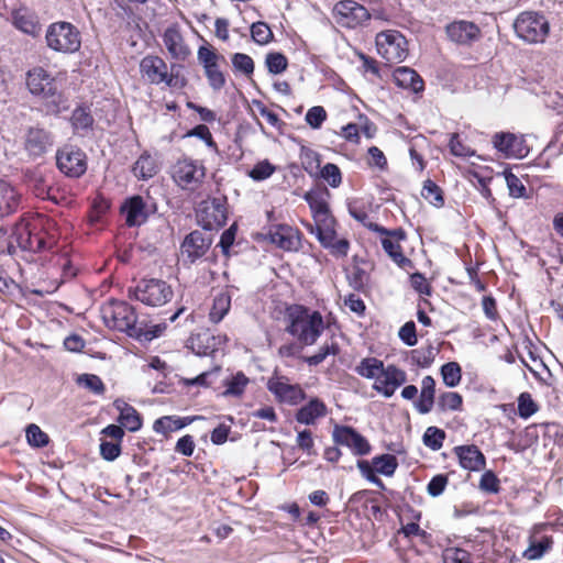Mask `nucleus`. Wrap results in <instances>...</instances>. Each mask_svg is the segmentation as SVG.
<instances>
[{"instance_id":"f257e3e1","label":"nucleus","mask_w":563,"mask_h":563,"mask_svg":"<svg viewBox=\"0 0 563 563\" xmlns=\"http://www.w3.org/2000/svg\"><path fill=\"white\" fill-rule=\"evenodd\" d=\"M11 239L31 253L54 252L59 231L54 219L41 213H26L14 224Z\"/></svg>"},{"instance_id":"f03ea898","label":"nucleus","mask_w":563,"mask_h":563,"mask_svg":"<svg viewBox=\"0 0 563 563\" xmlns=\"http://www.w3.org/2000/svg\"><path fill=\"white\" fill-rule=\"evenodd\" d=\"M285 331L301 346H311L324 331L323 317L318 310H310L303 305H291L285 311Z\"/></svg>"},{"instance_id":"7ed1b4c3","label":"nucleus","mask_w":563,"mask_h":563,"mask_svg":"<svg viewBox=\"0 0 563 563\" xmlns=\"http://www.w3.org/2000/svg\"><path fill=\"white\" fill-rule=\"evenodd\" d=\"M25 84L31 95L47 103V112L57 114L66 109V99L59 88L58 77L52 76L44 67L31 68L26 73Z\"/></svg>"},{"instance_id":"20e7f679","label":"nucleus","mask_w":563,"mask_h":563,"mask_svg":"<svg viewBox=\"0 0 563 563\" xmlns=\"http://www.w3.org/2000/svg\"><path fill=\"white\" fill-rule=\"evenodd\" d=\"M100 316L104 325L110 330L126 333L131 338L140 339L145 330L137 323L135 308L124 300L109 299L100 307Z\"/></svg>"},{"instance_id":"39448f33","label":"nucleus","mask_w":563,"mask_h":563,"mask_svg":"<svg viewBox=\"0 0 563 563\" xmlns=\"http://www.w3.org/2000/svg\"><path fill=\"white\" fill-rule=\"evenodd\" d=\"M172 65L168 71V65L164 58L158 55H146L140 62L141 78L150 85L165 84L169 88L184 89L188 85L185 76L174 71Z\"/></svg>"},{"instance_id":"423d86ee","label":"nucleus","mask_w":563,"mask_h":563,"mask_svg":"<svg viewBox=\"0 0 563 563\" xmlns=\"http://www.w3.org/2000/svg\"><path fill=\"white\" fill-rule=\"evenodd\" d=\"M197 59L203 69V75L208 86L213 91H221L225 88L229 75L224 67L227 65L225 57L220 54L211 44L199 46L197 51Z\"/></svg>"},{"instance_id":"0eeeda50","label":"nucleus","mask_w":563,"mask_h":563,"mask_svg":"<svg viewBox=\"0 0 563 563\" xmlns=\"http://www.w3.org/2000/svg\"><path fill=\"white\" fill-rule=\"evenodd\" d=\"M129 297L147 307H162L174 297L172 286L164 279L142 278L134 287L129 288Z\"/></svg>"},{"instance_id":"6e6552de","label":"nucleus","mask_w":563,"mask_h":563,"mask_svg":"<svg viewBox=\"0 0 563 563\" xmlns=\"http://www.w3.org/2000/svg\"><path fill=\"white\" fill-rule=\"evenodd\" d=\"M45 41L56 53L74 54L81 47V33L73 23L57 21L47 26Z\"/></svg>"},{"instance_id":"1a4fd4ad","label":"nucleus","mask_w":563,"mask_h":563,"mask_svg":"<svg viewBox=\"0 0 563 563\" xmlns=\"http://www.w3.org/2000/svg\"><path fill=\"white\" fill-rule=\"evenodd\" d=\"M206 166L201 161L189 156L179 157L170 168L173 181L183 190L195 191L206 178Z\"/></svg>"},{"instance_id":"9d476101","label":"nucleus","mask_w":563,"mask_h":563,"mask_svg":"<svg viewBox=\"0 0 563 563\" xmlns=\"http://www.w3.org/2000/svg\"><path fill=\"white\" fill-rule=\"evenodd\" d=\"M372 232L380 235V244L388 257L401 269L413 268V262L404 254L401 242L407 240V232L402 228L387 229L383 225H373Z\"/></svg>"},{"instance_id":"9b49d317","label":"nucleus","mask_w":563,"mask_h":563,"mask_svg":"<svg viewBox=\"0 0 563 563\" xmlns=\"http://www.w3.org/2000/svg\"><path fill=\"white\" fill-rule=\"evenodd\" d=\"M514 29L518 37L528 43L536 44L545 41L549 35L550 25L544 15L526 11L517 16Z\"/></svg>"},{"instance_id":"f8f14e48","label":"nucleus","mask_w":563,"mask_h":563,"mask_svg":"<svg viewBox=\"0 0 563 563\" xmlns=\"http://www.w3.org/2000/svg\"><path fill=\"white\" fill-rule=\"evenodd\" d=\"M228 198L225 196L212 197L202 200L196 210L199 225L205 230H219L228 220Z\"/></svg>"},{"instance_id":"ddd939ff","label":"nucleus","mask_w":563,"mask_h":563,"mask_svg":"<svg viewBox=\"0 0 563 563\" xmlns=\"http://www.w3.org/2000/svg\"><path fill=\"white\" fill-rule=\"evenodd\" d=\"M375 43L378 55L387 63L398 64L408 56V42L397 30H386L377 33Z\"/></svg>"},{"instance_id":"4468645a","label":"nucleus","mask_w":563,"mask_h":563,"mask_svg":"<svg viewBox=\"0 0 563 563\" xmlns=\"http://www.w3.org/2000/svg\"><path fill=\"white\" fill-rule=\"evenodd\" d=\"M356 465L363 477L384 490L386 489V486L377 476V473L386 477H391L399 464L394 454L385 453L374 456L371 462L366 460H358Z\"/></svg>"},{"instance_id":"2eb2a0df","label":"nucleus","mask_w":563,"mask_h":563,"mask_svg":"<svg viewBox=\"0 0 563 563\" xmlns=\"http://www.w3.org/2000/svg\"><path fill=\"white\" fill-rule=\"evenodd\" d=\"M56 165L69 178H79L88 166L86 153L74 145H64L56 153Z\"/></svg>"},{"instance_id":"dca6fc26","label":"nucleus","mask_w":563,"mask_h":563,"mask_svg":"<svg viewBox=\"0 0 563 563\" xmlns=\"http://www.w3.org/2000/svg\"><path fill=\"white\" fill-rule=\"evenodd\" d=\"M335 22L342 27L355 29L371 19L369 11L354 0H341L332 10Z\"/></svg>"},{"instance_id":"f3484780","label":"nucleus","mask_w":563,"mask_h":563,"mask_svg":"<svg viewBox=\"0 0 563 563\" xmlns=\"http://www.w3.org/2000/svg\"><path fill=\"white\" fill-rule=\"evenodd\" d=\"M332 440L336 445L349 448L355 456H364L372 451L368 440L351 426L335 424Z\"/></svg>"},{"instance_id":"a211bd4d","label":"nucleus","mask_w":563,"mask_h":563,"mask_svg":"<svg viewBox=\"0 0 563 563\" xmlns=\"http://www.w3.org/2000/svg\"><path fill=\"white\" fill-rule=\"evenodd\" d=\"M267 235L274 245L285 252H299L302 247L303 234L296 227L286 223L273 224Z\"/></svg>"},{"instance_id":"6ab92c4d","label":"nucleus","mask_w":563,"mask_h":563,"mask_svg":"<svg viewBox=\"0 0 563 563\" xmlns=\"http://www.w3.org/2000/svg\"><path fill=\"white\" fill-rule=\"evenodd\" d=\"M267 389L278 402L296 406L306 399L307 395L299 384H289L286 376L272 377L267 382Z\"/></svg>"},{"instance_id":"aec40b11","label":"nucleus","mask_w":563,"mask_h":563,"mask_svg":"<svg viewBox=\"0 0 563 563\" xmlns=\"http://www.w3.org/2000/svg\"><path fill=\"white\" fill-rule=\"evenodd\" d=\"M407 373L395 364L384 365L373 389L386 398L394 396L396 390L406 384Z\"/></svg>"},{"instance_id":"412c9836","label":"nucleus","mask_w":563,"mask_h":563,"mask_svg":"<svg viewBox=\"0 0 563 563\" xmlns=\"http://www.w3.org/2000/svg\"><path fill=\"white\" fill-rule=\"evenodd\" d=\"M544 528V523L533 526L528 538V548L522 552L523 559L528 561L540 560L545 553L552 550L554 540L552 536L541 534Z\"/></svg>"},{"instance_id":"4be33fe9","label":"nucleus","mask_w":563,"mask_h":563,"mask_svg":"<svg viewBox=\"0 0 563 563\" xmlns=\"http://www.w3.org/2000/svg\"><path fill=\"white\" fill-rule=\"evenodd\" d=\"M495 148L507 157H525L529 153V147L522 135L510 132H499L493 136Z\"/></svg>"},{"instance_id":"5701e85b","label":"nucleus","mask_w":563,"mask_h":563,"mask_svg":"<svg viewBox=\"0 0 563 563\" xmlns=\"http://www.w3.org/2000/svg\"><path fill=\"white\" fill-rule=\"evenodd\" d=\"M211 244V235L205 234L199 230H194L185 236L180 250L183 255H185L190 263H195L207 254Z\"/></svg>"},{"instance_id":"b1692460","label":"nucleus","mask_w":563,"mask_h":563,"mask_svg":"<svg viewBox=\"0 0 563 563\" xmlns=\"http://www.w3.org/2000/svg\"><path fill=\"white\" fill-rule=\"evenodd\" d=\"M228 342L225 334L214 335L209 331H202L194 334L189 339L191 350L199 356L213 355Z\"/></svg>"},{"instance_id":"393cba45","label":"nucleus","mask_w":563,"mask_h":563,"mask_svg":"<svg viewBox=\"0 0 563 563\" xmlns=\"http://www.w3.org/2000/svg\"><path fill=\"white\" fill-rule=\"evenodd\" d=\"M445 32L452 42L460 45H472L482 36L479 26L465 20L453 21L448 24Z\"/></svg>"},{"instance_id":"a878e982","label":"nucleus","mask_w":563,"mask_h":563,"mask_svg":"<svg viewBox=\"0 0 563 563\" xmlns=\"http://www.w3.org/2000/svg\"><path fill=\"white\" fill-rule=\"evenodd\" d=\"M163 43L173 59L185 62L191 54L189 46L177 24L168 26L163 35Z\"/></svg>"},{"instance_id":"bb28decb","label":"nucleus","mask_w":563,"mask_h":563,"mask_svg":"<svg viewBox=\"0 0 563 563\" xmlns=\"http://www.w3.org/2000/svg\"><path fill=\"white\" fill-rule=\"evenodd\" d=\"M453 453L463 470L479 472L486 467V457L475 444H464L453 448Z\"/></svg>"},{"instance_id":"cd10ccee","label":"nucleus","mask_w":563,"mask_h":563,"mask_svg":"<svg viewBox=\"0 0 563 563\" xmlns=\"http://www.w3.org/2000/svg\"><path fill=\"white\" fill-rule=\"evenodd\" d=\"M129 228L140 227L147 221L150 210L143 197L136 195L128 198L121 207Z\"/></svg>"},{"instance_id":"c85d7f7f","label":"nucleus","mask_w":563,"mask_h":563,"mask_svg":"<svg viewBox=\"0 0 563 563\" xmlns=\"http://www.w3.org/2000/svg\"><path fill=\"white\" fill-rule=\"evenodd\" d=\"M12 24L19 31L36 37L41 34V23L35 12L27 8H19L12 11Z\"/></svg>"},{"instance_id":"c756f323","label":"nucleus","mask_w":563,"mask_h":563,"mask_svg":"<svg viewBox=\"0 0 563 563\" xmlns=\"http://www.w3.org/2000/svg\"><path fill=\"white\" fill-rule=\"evenodd\" d=\"M393 80L399 88L413 93H420L424 90L422 77L415 69L407 66L397 67L393 71Z\"/></svg>"},{"instance_id":"7c9ffc66","label":"nucleus","mask_w":563,"mask_h":563,"mask_svg":"<svg viewBox=\"0 0 563 563\" xmlns=\"http://www.w3.org/2000/svg\"><path fill=\"white\" fill-rule=\"evenodd\" d=\"M52 145L51 133L41 128H30L24 142L25 151L34 157L43 155Z\"/></svg>"},{"instance_id":"2f4dec72","label":"nucleus","mask_w":563,"mask_h":563,"mask_svg":"<svg viewBox=\"0 0 563 563\" xmlns=\"http://www.w3.org/2000/svg\"><path fill=\"white\" fill-rule=\"evenodd\" d=\"M21 205V194L9 181L0 179V219L15 213Z\"/></svg>"},{"instance_id":"473e14b6","label":"nucleus","mask_w":563,"mask_h":563,"mask_svg":"<svg viewBox=\"0 0 563 563\" xmlns=\"http://www.w3.org/2000/svg\"><path fill=\"white\" fill-rule=\"evenodd\" d=\"M330 197L331 192L325 186H317L303 195V199L311 210L312 218L331 211L329 206Z\"/></svg>"},{"instance_id":"72a5a7b5","label":"nucleus","mask_w":563,"mask_h":563,"mask_svg":"<svg viewBox=\"0 0 563 563\" xmlns=\"http://www.w3.org/2000/svg\"><path fill=\"white\" fill-rule=\"evenodd\" d=\"M327 405L318 397L311 398L305 406L297 410L295 419L302 424H314L317 419L325 417Z\"/></svg>"},{"instance_id":"f704fd0d","label":"nucleus","mask_w":563,"mask_h":563,"mask_svg":"<svg viewBox=\"0 0 563 563\" xmlns=\"http://www.w3.org/2000/svg\"><path fill=\"white\" fill-rule=\"evenodd\" d=\"M199 417L188 416V417H178V416H163L156 419L153 423V430L157 434H162L164 438H168L172 432L178 431L189 424H191Z\"/></svg>"},{"instance_id":"c9c22d12","label":"nucleus","mask_w":563,"mask_h":563,"mask_svg":"<svg viewBox=\"0 0 563 563\" xmlns=\"http://www.w3.org/2000/svg\"><path fill=\"white\" fill-rule=\"evenodd\" d=\"M435 379L431 375H427L421 380V390L415 408L421 415L429 413L435 401Z\"/></svg>"},{"instance_id":"e433bc0d","label":"nucleus","mask_w":563,"mask_h":563,"mask_svg":"<svg viewBox=\"0 0 563 563\" xmlns=\"http://www.w3.org/2000/svg\"><path fill=\"white\" fill-rule=\"evenodd\" d=\"M318 241L323 249L328 250L329 253L336 258L346 257L351 249L349 239L340 236L338 230H334L325 236L324 240L321 238L318 239Z\"/></svg>"},{"instance_id":"4c0bfd02","label":"nucleus","mask_w":563,"mask_h":563,"mask_svg":"<svg viewBox=\"0 0 563 563\" xmlns=\"http://www.w3.org/2000/svg\"><path fill=\"white\" fill-rule=\"evenodd\" d=\"M158 170L159 165L148 151H144L132 167L134 176L144 180L153 178Z\"/></svg>"},{"instance_id":"58836bf2","label":"nucleus","mask_w":563,"mask_h":563,"mask_svg":"<svg viewBox=\"0 0 563 563\" xmlns=\"http://www.w3.org/2000/svg\"><path fill=\"white\" fill-rule=\"evenodd\" d=\"M313 219L314 225L308 224L307 228L310 233L314 234L317 240L323 239L338 229L339 223L332 212L316 216Z\"/></svg>"},{"instance_id":"ea45409f","label":"nucleus","mask_w":563,"mask_h":563,"mask_svg":"<svg viewBox=\"0 0 563 563\" xmlns=\"http://www.w3.org/2000/svg\"><path fill=\"white\" fill-rule=\"evenodd\" d=\"M384 362L375 356H367L360 361L355 366L354 372L366 379L377 380V377L383 369Z\"/></svg>"},{"instance_id":"a19ab883","label":"nucleus","mask_w":563,"mask_h":563,"mask_svg":"<svg viewBox=\"0 0 563 563\" xmlns=\"http://www.w3.org/2000/svg\"><path fill=\"white\" fill-rule=\"evenodd\" d=\"M95 119L91 114L90 107L81 104L74 109L70 123L75 132L89 131L92 129Z\"/></svg>"},{"instance_id":"79ce46f5","label":"nucleus","mask_w":563,"mask_h":563,"mask_svg":"<svg viewBox=\"0 0 563 563\" xmlns=\"http://www.w3.org/2000/svg\"><path fill=\"white\" fill-rule=\"evenodd\" d=\"M346 280L350 287L357 292H366L368 290L371 275L361 266L354 264L350 271H346Z\"/></svg>"},{"instance_id":"37998d69","label":"nucleus","mask_w":563,"mask_h":563,"mask_svg":"<svg viewBox=\"0 0 563 563\" xmlns=\"http://www.w3.org/2000/svg\"><path fill=\"white\" fill-rule=\"evenodd\" d=\"M438 349L434 347L431 343L422 345L418 349L410 351V360L411 363L421 368H428L434 362V358L438 354Z\"/></svg>"},{"instance_id":"c03bdc74","label":"nucleus","mask_w":563,"mask_h":563,"mask_svg":"<svg viewBox=\"0 0 563 563\" xmlns=\"http://www.w3.org/2000/svg\"><path fill=\"white\" fill-rule=\"evenodd\" d=\"M341 352V347L339 343L334 340L331 342H325L321 345L317 353L310 356H300L301 360L307 363L309 366H317L321 364L328 356H336Z\"/></svg>"},{"instance_id":"a18cd8bd","label":"nucleus","mask_w":563,"mask_h":563,"mask_svg":"<svg viewBox=\"0 0 563 563\" xmlns=\"http://www.w3.org/2000/svg\"><path fill=\"white\" fill-rule=\"evenodd\" d=\"M231 309V296L228 292H221L213 299L212 307L209 312V320L212 323H219L228 314Z\"/></svg>"},{"instance_id":"49530a36","label":"nucleus","mask_w":563,"mask_h":563,"mask_svg":"<svg viewBox=\"0 0 563 563\" xmlns=\"http://www.w3.org/2000/svg\"><path fill=\"white\" fill-rule=\"evenodd\" d=\"M437 407L442 412L462 411L463 397L457 391H444L439 395L437 400Z\"/></svg>"},{"instance_id":"de8ad7c7","label":"nucleus","mask_w":563,"mask_h":563,"mask_svg":"<svg viewBox=\"0 0 563 563\" xmlns=\"http://www.w3.org/2000/svg\"><path fill=\"white\" fill-rule=\"evenodd\" d=\"M119 422L131 432H135L142 427V418L137 410L131 405L125 404L120 410Z\"/></svg>"},{"instance_id":"09e8293b","label":"nucleus","mask_w":563,"mask_h":563,"mask_svg":"<svg viewBox=\"0 0 563 563\" xmlns=\"http://www.w3.org/2000/svg\"><path fill=\"white\" fill-rule=\"evenodd\" d=\"M111 207L110 200L98 194L90 206L88 211V221L91 225L99 223L102 218L107 214Z\"/></svg>"},{"instance_id":"8fccbe9b","label":"nucleus","mask_w":563,"mask_h":563,"mask_svg":"<svg viewBox=\"0 0 563 563\" xmlns=\"http://www.w3.org/2000/svg\"><path fill=\"white\" fill-rule=\"evenodd\" d=\"M300 161L302 168L309 176H318L319 169L321 168V155L318 152L305 147L301 150Z\"/></svg>"},{"instance_id":"3c124183","label":"nucleus","mask_w":563,"mask_h":563,"mask_svg":"<svg viewBox=\"0 0 563 563\" xmlns=\"http://www.w3.org/2000/svg\"><path fill=\"white\" fill-rule=\"evenodd\" d=\"M442 380L445 386L453 388L462 380V368L456 362H448L440 368Z\"/></svg>"},{"instance_id":"603ef678","label":"nucleus","mask_w":563,"mask_h":563,"mask_svg":"<svg viewBox=\"0 0 563 563\" xmlns=\"http://www.w3.org/2000/svg\"><path fill=\"white\" fill-rule=\"evenodd\" d=\"M251 37L258 45H267L274 40V33L271 26L263 21L254 22L251 27Z\"/></svg>"},{"instance_id":"864d4df0","label":"nucleus","mask_w":563,"mask_h":563,"mask_svg":"<svg viewBox=\"0 0 563 563\" xmlns=\"http://www.w3.org/2000/svg\"><path fill=\"white\" fill-rule=\"evenodd\" d=\"M421 196L435 207H441L444 203L442 189L431 179L423 183Z\"/></svg>"},{"instance_id":"5fc2aeb1","label":"nucleus","mask_w":563,"mask_h":563,"mask_svg":"<svg viewBox=\"0 0 563 563\" xmlns=\"http://www.w3.org/2000/svg\"><path fill=\"white\" fill-rule=\"evenodd\" d=\"M445 431L438 427H428L423 433V444L432 451H438L443 446Z\"/></svg>"},{"instance_id":"6e6d98bb","label":"nucleus","mask_w":563,"mask_h":563,"mask_svg":"<svg viewBox=\"0 0 563 563\" xmlns=\"http://www.w3.org/2000/svg\"><path fill=\"white\" fill-rule=\"evenodd\" d=\"M265 65L269 74L278 75L287 69L288 58L283 53L269 52L266 54Z\"/></svg>"},{"instance_id":"4d7b16f0","label":"nucleus","mask_w":563,"mask_h":563,"mask_svg":"<svg viewBox=\"0 0 563 563\" xmlns=\"http://www.w3.org/2000/svg\"><path fill=\"white\" fill-rule=\"evenodd\" d=\"M317 177L322 178L332 188H338L342 184L341 169L333 163H327L322 166Z\"/></svg>"},{"instance_id":"13d9d810","label":"nucleus","mask_w":563,"mask_h":563,"mask_svg":"<svg viewBox=\"0 0 563 563\" xmlns=\"http://www.w3.org/2000/svg\"><path fill=\"white\" fill-rule=\"evenodd\" d=\"M518 415L522 419H528L539 410V405L528 391L521 393L518 398Z\"/></svg>"},{"instance_id":"bf43d9fd","label":"nucleus","mask_w":563,"mask_h":563,"mask_svg":"<svg viewBox=\"0 0 563 563\" xmlns=\"http://www.w3.org/2000/svg\"><path fill=\"white\" fill-rule=\"evenodd\" d=\"M198 137L206 143V145L218 153L219 147L217 142L214 141L209 128L206 124H198L195 128L188 130L185 134V137Z\"/></svg>"},{"instance_id":"052dcab7","label":"nucleus","mask_w":563,"mask_h":563,"mask_svg":"<svg viewBox=\"0 0 563 563\" xmlns=\"http://www.w3.org/2000/svg\"><path fill=\"white\" fill-rule=\"evenodd\" d=\"M232 66L234 71L242 73L246 77H250L254 73V60L251 56L244 53H235L231 57Z\"/></svg>"},{"instance_id":"680f3d73","label":"nucleus","mask_w":563,"mask_h":563,"mask_svg":"<svg viewBox=\"0 0 563 563\" xmlns=\"http://www.w3.org/2000/svg\"><path fill=\"white\" fill-rule=\"evenodd\" d=\"M27 443L33 448H43L48 444V435L42 429L32 423L26 428Z\"/></svg>"},{"instance_id":"e2e57ef3","label":"nucleus","mask_w":563,"mask_h":563,"mask_svg":"<svg viewBox=\"0 0 563 563\" xmlns=\"http://www.w3.org/2000/svg\"><path fill=\"white\" fill-rule=\"evenodd\" d=\"M249 384V378L244 375V373L239 372L233 375L225 384V395L241 396L245 387Z\"/></svg>"},{"instance_id":"0e129e2a","label":"nucleus","mask_w":563,"mask_h":563,"mask_svg":"<svg viewBox=\"0 0 563 563\" xmlns=\"http://www.w3.org/2000/svg\"><path fill=\"white\" fill-rule=\"evenodd\" d=\"M479 489L488 494H498L500 492V481L492 471H485L479 479Z\"/></svg>"},{"instance_id":"69168bd1","label":"nucleus","mask_w":563,"mask_h":563,"mask_svg":"<svg viewBox=\"0 0 563 563\" xmlns=\"http://www.w3.org/2000/svg\"><path fill=\"white\" fill-rule=\"evenodd\" d=\"M77 382L96 395H102L106 391L102 379L95 374H82Z\"/></svg>"},{"instance_id":"338daca9","label":"nucleus","mask_w":563,"mask_h":563,"mask_svg":"<svg viewBox=\"0 0 563 563\" xmlns=\"http://www.w3.org/2000/svg\"><path fill=\"white\" fill-rule=\"evenodd\" d=\"M327 118L325 109L322 106H314L307 111L305 120L310 128L317 130L322 126Z\"/></svg>"},{"instance_id":"774afa93","label":"nucleus","mask_w":563,"mask_h":563,"mask_svg":"<svg viewBox=\"0 0 563 563\" xmlns=\"http://www.w3.org/2000/svg\"><path fill=\"white\" fill-rule=\"evenodd\" d=\"M275 169V166L265 159L256 163L254 167L249 172V176L253 180L261 181L271 177Z\"/></svg>"}]
</instances>
